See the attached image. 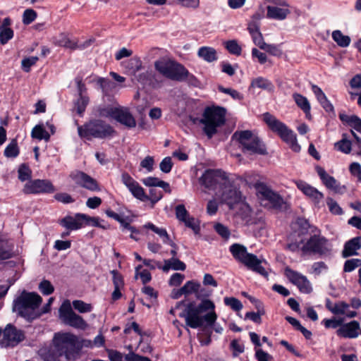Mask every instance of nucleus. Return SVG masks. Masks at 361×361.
<instances>
[{"instance_id":"1","label":"nucleus","mask_w":361,"mask_h":361,"mask_svg":"<svg viewBox=\"0 0 361 361\" xmlns=\"http://www.w3.org/2000/svg\"><path fill=\"white\" fill-rule=\"evenodd\" d=\"M215 305L210 300H202L197 306L190 304L185 309L184 317L187 326L192 329L201 327L205 323L207 326H214L216 333L221 334L223 328L220 325H215L217 314L215 312Z\"/></svg>"},{"instance_id":"2","label":"nucleus","mask_w":361,"mask_h":361,"mask_svg":"<svg viewBox=\"0 0 361 361\" xmlns=\"http://www.w3.org/2000/svg\"><path fill=\"white\" fill-rule=\"evenodd\" d=\"M42 302V297L35 292L23 290L13 302V312L30 321L41 315L39 307Z\"/></svg>"},{"instance_id":"3","label":"nucleus","mask_w":361,"mask_h":361,"mask_svg":"<svg viewBox=\"0 0 361 361\" xmlns=\"http://www.w3.org/2000/svg\"><path fill=\"white\" fill-rule=\"evenodd\" d=\"M229 251L235 259L247 269L264 277L268 276V273L262 265L266 262L259 259L255 255L247 252V247L243 245L233 243L230 246Z\"/></svg>"},{"instance_id":"4","label":"nucleus","mask_w":361,"mask_h":361,"mask_svg":"<svg viewBox=\"0 0 361 361\" xmlns=\"http://www.w3.org/2000/svg\"><path fill=\"white\" fill-rule=\"evenodd\" d=\"M226 110L219 106L205 108L199 123L203 126V131L209 138L217 133L218 128L226 121Z\"/></svg>"},{"instance_id":"5","label":"nucleus","mask_w":361,"mask_h":361,"mask_svg":"<svg viewBox=\"0 0 361 361\" xmlns=\"http://www.w3.org/2000/svg\"><path fill=\"white\" fill-rule=\"evenodd\" d=\"M232 140L238 142L244 153L260 155L267 154L264 144L258 136L250 130L235 132L232 135Z\"/></svg>"},{"instance_id":"6","label":"nucleus","mask_w":361,"mask_h":361,"mask_svg":"<svg viewBox=\"0 0 361 361\" xmlns=\"http://www.w3.org/2000/svg\"><path fill=\"white\" fill-rule=\"evenodd\" d=\"M154 68L161 75L175 81H183L189 75L188 71L177 61L161 58L154 62Z\"/></svg>"},{"instance_id":"7","label":"nucleus","mask_w":361,"mask_h":361,"mask_svg":"<svg viewBox=\"0 0 361 361\" xmlns=\"http://www.w3.org/2000/svg\"><path fill=\"white\" fill-rule=\"evenodd\" d=\"M263 119L269 128L276 133L283 141L287 142L293 151H300V146L298 144L296 135L293 131L288 129L283 123L269 113L264 114Z\"/></svg>"},{"instance_id":"8","label":"nucleus","mask_w":361,"mask_h":361,"mask_svg":"<svg viewBox=\"0 0 361 361\" xmlns=\"http://www.w3.org/2000/svg\"><path fill=\"white\" fill-rule=\"evenodd\" d=\"M78 132L80 137L90 140L92 137L105 138L111 135L114 130L111 126L104 121L95 120L78 126Z\"/></svg>"},{"instance_id":"9","label":"nucleus","mask_w":361,"mask_h":361,"mask_svg":"<svg viewBox=\"0 0 361 361\" xmlns=\"http://www.w3.org/2000/svg\"><path fill=\"white\" fill-rule=\"evenodd\" d=\"M230 181L226 173L220 169H208L200 178V183L209 190L219 191Z\"/></svg>"},{"instance_id":"10","label":"nucleus","mask_w":361,"mask_h":361,"mask_svg":"<svg viewBox=\"0 0 361 361\" xmlns=\"http://www.w3.org/2000/svg\"><path fill=\"white\" fill-rule=\"evenodd\" d=\"M59 313L60 319L66 325L82 330H85L87 326V324L82 317L73 310L71 302L68 300L62 303Z\"/></svg>"},{"instance_id":"11","label":"nucleus","mask_w":361,"mask_h":361,"mask_svg":"<svg viewBox=\"0 0 361 361\" xmlns=\"http://www.w3.org/2000/svg\"><path fill=\"white\" fill-rule=\"evenodd\" d=\"M331 246L325 238L314 235L302 245L303 253H314L319 255L330 254Z\"/></svg>"},{"instance_id":"12","label":"nucleus","mask_w":361,"mask_h":361,"mask_svg":"<svg viewBox=\"0 0 361 361\" xmlns=\"http://www.w3.org/2000/svg\"><path fill=\"white\" fill-rule=\"evenodd\" d=\"M54 346L59 357L75 348L77 336L71 333H56L53 339Z\"/></svg>"},{"instance_id":"13","label":"nucleus","mask_w":361,"mask_h":361,"mask_svg":"<svg viewBox=\"0 0 361 361\" xmlns=\"http://www.w3.org/2000/svg\"><path fill=\"white\" fill-rule=\"evenodd\" d=\"M25 339V332L12 324H8L3 331L0 340L1 347H15Z\"/></svg>"},{"instance_id":"14","label":"nucleus","mask_w":361,"mask_h":361,"mask_svg":"<svg viewBox=\"0 0 361 361\" xmlns=\"http://www.w3.org/2000/svg\"><path fill=\"white\" fill-rule=\"evenodd\" d=\"M69 177L79 187L92 192L101 190L97 181L82 171H73L71 172Z\"/></svg>"},{"instance_id":"15","label":"nucleus","mask_w":361,"mask_h":361,"mask_svg":"<svg viewBox=\"0 0 361 361\" xmlns=\"http://www.w3.org/2000/svg\"><path fill=\"white\" fill-rule=\"evenodd\" d=\"M56 189L51 182L47 179H35L27 181L23 191L25 194L52 193Z\"/></svg>"},{"instance_id":"16","label":"nucleus","mask_w":361,"mask_h":361,"mask_svg":"<svg viewBox=\"0 0 361 361\" xmlns=\"http://www.w3.org/2000/svg\"><path fill=\"white\" fill-rule=\"evenodd\" d=\"M216 193L221 197L222 202L228 205L230 209H233L234 205L241 202V193L229 181L228 185L224 188Z\"/></svg>"},{"instance_id":"17","label":"nucleus","mask_w":361,"mask_h":361,"mask_svg":"<svg viewBox=\"0 0 361 361\" xmlns=\"http://www.w3.org/2000/svg\"><path fill=\"white\" fill-rule=\"evenodd\" d=\"M256 189L258 196L262 200L269 201L271 207L279 208L283 204V200L282 197L264 183L257 184Z\"/></svg>"},{"instance_id":"18","label":"nucleus","mask_w":361,"mask_h":361,"mask_svg":"<svg viewBox=\"0 0 361 361\" xmlns=\"http://www.w3.org/2000/svg\"><path fill=\"white\" fill-rule=\"evenodd\" d=\"M286 275L301 293L307 294L312 292L311 283L305 276L288 268L286 269Z\"/></svg>"},{"instance_id":"19","label":"nucleus","mask_w":361,"mask_h":361,"mask_svg":"<svg viewBox=\"0 0 361 361\" xmlns=\"http://www.w3.org/2000/svg\"><path fill=\"white\" fill-rule=\"evenodd\" d=\"M121 181L135 198L141 201L149 200L144 189L128 173H122Z\"/></svg>"},{"instance_id":"20","label":"nucleus","mask_w":361,"mask_h":361,"mask_svg":"<svg viewBox=\"0 0 361 361\" xmlns=\"http://www.w3.org/2000/svg\"><path fill=\"white\" fill-rule=\"evenodd\" d=\"M350 305L344 301L333 303L329 299L326 300V307L335 315H345L348 318L357 316L355 311L349 310Z\"/></svg>"},{"instance_id":"21","label":"nucleus","mask_w":361,"mask_h":361,"mask_svg":"<svg viewBox=\"0 0 361 361\" xmlns=\"http://www.w3.org/2000/svg\"><path fill=\"white\" fill-rule=\"evenodd\" d=\"M297 188L307 197L310 198L315 204H319L323 200L324 195L319 192L317 188L310 185L303 180L295 181Z\"/></svg>"},{"instance_id":"22","label":"nucleus","mask_w":361,"mask_h":361,"mask_svg":"<svg viewBox=\"0 0 361 361\" xmlns=\"http://www.w3.org/2000/svg\"><path fill=\"white\" fill-rule=\"evenodd\" d=\"M267 17L270 19L283 20L290 13V6L286 1V6H268Z\"/></svg>"},{"instance_id":"23","label":"nucleus","mask_w":361,"mask_h":361,"mask_svg":"<svg viewBox=\"0 0 361 361\" xmlns=\"http://www.w3.org/2000/svg\"><path fill=\"white\" fill-rule=\"evenodd\" d=\"M114 119L128 128L135 127L136 121L127 108L118 107Z\"/></svg>"},{"instance_id":"24","label":"nucleus","mask_w":361,"mask_h":361,"mask_svg":"<svg viewBox=\"0 0 361 361\" xmlns=\"http://www.w3.org/2000/svg\"><path fill=\"white\" fill-rule=\"evenodd\" d=\"M359 329V322L357 321H352L349 323L342 324L337 330L336 334L338 336L341 337L354 338L358 336Z\"/></svg>"},{"instance_id":"25","label":"nucleus","mask_w":361,"mask_h":361,"mask_svg":"<svg viewBox=\"0 0 361 361\" xmlns=\"http://www.w3.org/2000/svg\"><path fill=\"white\" fill-rule=\"evenodd\" d=\"M80 216V213L75 216H66L59 221V224L68 231L78 230L82 227Z\"/></svg>"},{"instance_id":"26","label":"nucleus","mask_w":361,"mask_h":361,"mask_svg":"<svg viewBox=\"0 0 361 361\" xmlns=\"http://www.w3.org/2000/svg\"><path fill=\"white\" fill-rule=\"evenodd\" d=\"M361 248V237H355L345 243L342 252L343 257L357 255V250Z\"/></svg>"},{"instance_id":"27","label":"nucleus","mask_w":361,"mask_h":361,"mask_svg":"<svg viewBox=\"0 0 361 361\" xmlns=\"http://www.w3.org/2000/svg\"><path fill=\"white\" fill-rule=\"evenodd\" d=\"M316 169L324 185L329 189L337 191L338 184L336 180L333 176L329 175L323 168L317 166Z\"/></svg>"},{"instance_id":"28","label":"nucleus","mask_w":361,"mask_h":361,"mask_svg":"<svg viewBox=\"0 0 361 361\" xmlns=\"http://www.w3.org/2000/svg\"><path fill=\"white\" fill-rule=\"evenodd\" d=\"M13 248L11 243L0 238V262L12 258L14 256Z\"/></svg>"},{"instance_id":"29","label":"nucleus","mask_w":361,"mask_h":361,"mask_svg":"<svg viewBox=\"0 0 361 361\" xmlns=\"http://www.w3.org/2000/svg\"><path fill=\"white\" fill-rule=\"evenodd\" d=\"M126 73L130 75H135L136 73L142 68V61L138 57H132L122 62Z\"/></svg>"},{"instance_id":"30","label":"nucleus","mask_w":361,"mask_h":361,"mask_svg":"<svg viewBox=\"0 0 361 361\" xmlns=\"http://www.w3.org/2000/svg\"><path fill=\"white\" fill-rule=\"evenodd\" d=\"M197 56L204 61L212 63L218 59L216 49L211 47H202L197 51Z\"/></svg>"},{"instance_id":"31","label":"nucleus","mask_w":361,"mask_h":361,"mask_svg":"<svg viewBox=\"0 0 361 361\" xmlns=\"http://www.w3.org/2000/svg\"><path fill=\"white\" fill-rule=\"evenodd\" d=\"M144 227L149 228L157 233L161 238L164 243L169 244L171 247H176V244L172 240H171L169 235L165 228H159L152 223L149 222L145 224Z\"/></svg>"},{"instance_id":"32","label":"nucleus","mask_w":361,"mask_h":361,"mask_svg":"<svg viewBox=\"0 0 361 361\" xmlns=\"http://www.w3.org/2000/svg\"><path fill=\"white\" fill-rule=\"evenodd\" d=\"M341 121L350 126L352 128L361 133V119L355 115H347L341 113L339 114Z\"/></svg>"},{"instance_id":"33","label":"nucleus","mask_w":361,"mask_h":361,"mask_svg":"<svg viewBox=\"0 0 361 361\" xmlns=\"http://www.w3.org/2000/svg\"><path fill=\"white\" fill-rule=\"evenodd\" d=\"M164 272H168L170 269L176 271H185L186 269L185 264L177 257H171L164 260V264L161 267Z\"/></svg>"},{"instance_id":"34","label":"nucleus","mask_w":361,"mask_h":361,"mask_svg":"<svg viewBox=\"0 0 361 361\" xmlns=\"http://www.w3.org/2000/svg\"><path fill=\"white\" fill-rule=\"evenodd\" d=\"M259 88L272 92L274 90V86L272 82L267 78L263 77H258L253 79L250 84V88Z\"/></svg>"},{"instance_id":"35","label":"nucleus","mask_w":361,"mask_h":361,"mask_svg":"<svg viewBox=\"0 0 361 361\" xmlns=\"http://www.w3.org/2000/svg\"><path fill=\"white\" fill-rule=\"evenodd\" d=\"M54 43L60 47L74 49L77 47L76 43L71 40L64 33H61L58 36L54 37Z\"/></svg>"},{"instance_id":"36","label":"nucleus","mask_w":361,"mask_h":361,"mask_svg":"<svg viewBox=\"0 0 361 361\" xmlns=\"http://www.w3.org/2000/svg\"><path fill=\"white\" fill-rule=\"evenodd\" d=\"M292 97L297 106L300 108L304 113L306 114L310 113L311 106L307 97L297 92L293 93Z\"/></svg>"},{"instance_id":"37","label":"nucleus","mask_w":361,"mask_h":361,"mask_svg":"<svg viewBox=\"0 0 361 361\" xmlns=\"http://www.w3.org/2000/svg\"><path fill=\"white\" fill-rule=\"evenodd\" d=\"M97 84L106 95L112 94L116 88V85L114 82L104 78H99L97 80Z\"/></svg>"},{"instance_id":"38","label":"nucleus","mask_w":361,"mask_h":361,"mask_svg":"<svg viewBox=\"0 0 361 361\" xmlns=\"http://www.w3.org/2000/svg\"><path fill=\"white\" fill-rule=\"evenodd\" d=\"M332 38L341 47H347L350 45L351 39L348 35H344L341 30H336L332 32Z\"/></svg>"},{"instance_id":"39","label":"nucleus","mask_w":361,"mask_h":361,"mask_svg":"<svg viewBox=\"0 0 361 361\" xmlns=\"http://www.w3.org/2000/svg\"><path fill=\"white\" fill-rule=\"evenodd\" d=\"M334 146L337 150L344 154H349L352 149V142L348 139L346 134H343L342 139L336 142Z\"/></svg>"},{"instance_id":"40","label":"nucleus","mask_w":361,"mask_h":361,"mask_svg":"<svg viewBox=\"0 0 361 361\" xmlns=\"http://www.w3.org/2000/svg\"><path fill=\"white\" fill-rule=\"evenodd\" d=\"M31 135L33 138L37 140H44L48 141L50 138V135L44 128L42 125H37L32 130Z\"/></svg>"},{"instance_id":"41","label":"nucleus","mask_w":361,"mask_h":361,"mask_svg":"<svg viewBox=\"0 0 361 361\" xmlns=\"http://www.w3.org/2000/svg\"><path fill=\"white\" fill-rule=\"evenodd\" d=\"M224 47L231 54L239 56L241 54L242 48L235 39L225 42Z\"/></svg>"},{"instance_id":"42","label":"nucleus","mask_w":361,"mask_h":361,"mask_svg":"<svg viewBox=\"0 0 361 361\" xmlns=\"http://www.w3.org/2000/svg\"><path fill=\"white\" fill-rule=\"evenodd\" d=\"M18 179L20 181L24 182L25 180H30V179L32 176V171L26 164H23L20 165L18 170Z\"/></svg>"},{"instance_id":"43","label":"nucleus","mask_w":361,"mask_h":361,"mask_svg":"<svg viewBox=\"0 0 361 361\" xmlns=\"http://www.w3.org/2000/svg\"><path fill=\"white\" fill-rule=\"evenodd\" d=\"M37 12L32 9L27 8L24 11L22 17V21L24 25H30L37 18Z\"/></svg>"},{"instance_id":"44","label":"nucleus","mask_w":361,"mask_h":361,"mask_svg":"<svg viewBox=\"0 0 361 361\" xmlns=\"http://www.w3.org/2000/svg\"><path fill=\"white\" fill-rule=\"evenodd\" d=\"M80 357V354L75 348L63 353L62 357H57L58 361H78Z\"/></svg>"},{"instance_id":"45","label":"nucleus","mask_w":361,"mask_h":361,"mask_svg":"<svg viewBox=\"0 0 361 361\" xmlns=\"http://www.w3.org/2000/svg\"><path fill=\"white\" fill-rule=\"evenodd\" d=\"M73 307L80 313L90 312L92 310L90 304L85 303V302L79 300L73 301Z\"/></svg>"},{"instance_id":"46","label":"nucleus","mask_w":361,"mask_h":361,"mask_svg":"<svg viewBox=\"0 0 361 361\" xmlns=\"http://www.w3.org/2000/svg\"><path fill=\"white\" fill-rule=\"evenodd\" d=\"M200 285L198 283H195L192 281H189L180 288V291L184 293V295L190 294L197 292Z\"/></svg>"},{"instance_id":"47","label":"nucleus","mask_w":361,"mask_h":361,"mask_svg":"<svg viewBox=\"0 0 361 361\" xmlns=\"http://www.w3.org/2000/svg\"><path fill=\"white\" fill-rule=\"evenodd\" d=\"M80 217L82 218V227L86 225L101 227L99 224V219L98 217H91L85 214H81Z\"/></svg>"},{"instance_id":"48","label":"nucleus","mask_w":361,"mask_h":361,"mask_svg":"<svg viewBox=\"0 0 361 361\" xmlns=\"http://www.w3.org/2000/svg\"><path fill=\"white\" fill-rule=\"evenodd\" d=\"M39 289L43 295H51L54 288L51 282L48 280H42L39 284Z\"/></svg>"},{"instance_id":"49","label":"nucleus","mask_w":361,"mask_h":361,"mask_svg":"<svg viewBox=\"0 0 361 361\" xmlns=\"http://www.w3.org/2000/svg\"><path fill=\"white\" fill-rule=\"evenodd\" d=\"M13 37V31L10 27H4L0 31V42L6 44Z\"/></svg>"},{"instance_id":"50","label":"nucleus","mask_w":361,"mask_h":361,"mask_svg":"<svg viewBox=\"0 0 361 361\" xmlns=\"http://www.w3.org/2000/svg\"><path fill=\"white\" fill-rule=\"evenodd\" d=\"M359 267H361V259H351L345 262L343 270L345 272H350Z\"/></svg>"},{"instance_id":"51","label":"nucleus","mask_w":361,"mask_h":361,"mask_svg":"<svg viewBox=\"0 0 361 361\" xmlns=\"http://www.w3.org/2000/svg\"><path fill=\"white\" fill-rule=\"evenodd\" d=\"M18 145L15 141L8 144L4 150V155L7 157H16L18 155Z\"/></svg>"},{"instance_id":"52","label":"nucleus","mask_w":361,"mask_h":361,"mask_svg":"<svg viewBox=\"0 0 361 361\" xmlns=\"http://www.w3.org/2000/svg\"><path fill=\"white\" fill-rule=\"evenodd\" d=\"M224 303L226 305L231 307L235 311H239L243 308L241 302L235 298H225Z\"/></svg>"},{"instance_id":"53","label":"nucleus","mask_w":361,"mask_h":361,"mask_svg":"<svg viewBox=\"0 0 361 361\" xmlns=\"http://www.w3.org/2000/svg\"><path fill=\"white\" fill-rule=\"evenodd\" d=\"M117 108L118 107H112L110 106L99 108L98 110V114L102 117H111L114 118Z\"/></svg>"},{"instance_id":"54","label":"nucleus","mask_w":361,"mask_h":361,"mask_svg":"<svg viewBox=\"0 0 361 361\" xmlns=\"http://www.w3.org/2000/svg\"><path fill=\"white\" fill-rule=\"evenodd\" d=\"M38 61L37 56H31L28 58H25L21 61V66L23 70L28 73L30 71V68L35 65Z\"/></svg>"},{"instance_id":"55","label":"nucleus","mask_w":361,"mask_h":361,"mask_svg":"<svg viewBox=\"0 0 361 361\" xmlns=\"http://www.w3.org/2000/svg\"><path fill=\"white\" fill-rule=\"evenodd\" d=\"M326 204L329 211L334 214H341L343 213L342 209L338 203L331 197L326 199Z\"/></svg>"},{"instance_id":"56","label":"nucleus","mask_w":361,"mask_h":361,"mask_svg":"<svg viewBox=\"0 0 361 361\" xmlns=\"http://www.w3.org/2000/svg\"><path fill=\"white\" fill-rule=\"evenodd\" d=\"M89 99L87 97L84 95L80 96V98L77 100L75 103V106L78 114H82L85 111Z\"/></svg>"},{"instance_id":"57","label":"nucleus","mask_w":361,"mask_h":361,"mask_svg":"<svg viewBox=\"0 0 361 361\" xmlns=\"http://www.w3.org/2000/svg\"><path fill=\"white\" fill-rule=\"evenodd\" d=\"M176 216L180 221H183L190 215L183 204H178L175 208Z\"/></svg>"},{"instance_id":"58","label":"nucleus","mask_w":361,"mask_h":361,"mask_svg":"<svg viewBox=\"0 0 361 361\" xmlns=\"http://www.w3.org/2000/svg\"><path fill=\"white\" fill-rule=\"evenodd\" d=\"M176 4L180 6L196 9L200 6V0H173Z\"/></svg>"},{"instance_id":"59","label":"nucleus","mask_w":361,"mask_h":361,"mask_svg":"<svg viewBox=\"0 0 361 361\" xmlns=\"http://www.w3.org/2000/svg\"><path fill=\"white\" fill-rule=\"evenodd\" d=\"M172 166L173 163L171 158L169 157H165L159 164L160 170L165 173H169L171 171Z\"/></svg>"},{"instance_id":"60","label":"nucleus","mask_w":361,"mask_h":361,"mask_svg":"<svg viewBox=\"0 0 361 361\" xmlns=\"http://www.w3.org/2000/svg\"><path fill=\"white\" fill-rule=\"evenodd\" d=\"M322 323L324 324V326L327 329H336L338 326H341L343 320L336 319L335 318L326 319L323 320Z\"/></svg>"},{"instance_id":"61","label":"nucleus","mask_w":361,"mask_h":361,"mask_svg":"<svg viewBox=\"0 0 361 361\" xmlns=\"http://www.w3.org/2000/svg\"><path fill=\"white\" fill-rule=\"evenodd\" d=\"M185 279V276L180 273H175L171 276L169 284L171 286H178Z\"/></svg>"},{"instance_id":"62","label":"nucleus","mask_w":361,"mask_h":361,"mask_svg":"<svg viewBox=\"0 0 361 361\" xmlns=\"http://www.w3.org/2000/svg\"><path fill=\"white\" fill-rule=\"evenodd\" d=\"M216 233L220 235L223 238L228 239L230 237V231L228 228L221 224H217L214 226Z\"/></svg>"},{"instance_id":"63","label":"nucleus","mask_w":361,"mask_h":361,"mask_svg":"<svg viewBox=\"0 0 361 361\" xmlns=\"http://www.w3.org/2000/svg\"><path fill=\"white\" fill-rule=\"evenodd\" d=\"M55 200L64 204L72 203L74 199L68 193L59 192L54 195Z\"/></svg>"},{"instance_id":"64","label":"nucleus","mask_w":361,"mask_h":361,"mask_svg":"<svg viewBox=\"0 0 361 361\" xmlns=\"http://www.w3.org/2000/svg\"><path fill=\"white\" fill-rule=\"evenodd\" d=\"M312 90L314 92L317 101L319 104L322 103L325 99H327L326 94L324 93L322 90L316 85H312Z\"/></svg>"}]
</instances>
